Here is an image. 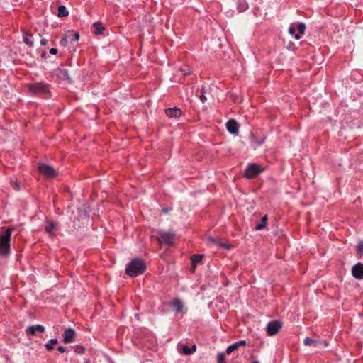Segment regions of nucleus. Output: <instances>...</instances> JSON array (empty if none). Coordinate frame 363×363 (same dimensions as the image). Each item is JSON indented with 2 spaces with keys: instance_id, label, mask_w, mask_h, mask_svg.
<instances>
[{
  "instance_id": "37998d69",
  "label": "nucleus",
  "mask_w": 363,
  "mask_h": 363,
  "mask_svg": "<svg viewBox=\"0 0 363 363\" xmlns=\"http://www.w3.org/2000/svg\"><path fill=\"white\" fill-rule=\"evenodd\" d=\"M252 363H259L258 361H253Z\"/></svg>"
},
{
  "instance_id": "4be33fe9",
  "label": "nucleus",
  "mask_w": 363,
  "mask_h": 363,
  "mask_svg": "<svg viewBox=\"0 0 363 363\" xmlns=\"http://www.w3.org/2000/svg\"><path fill=\"white\" fill-rule=\"evenodd\" d=\"M93 26L94 28L96 34H101L104 30V27L101 22L94 23Z\"/></svg>"
},
{
  "instance_id": "6ab92c4d",
  "label": "nucleus",
  "mask_w": 363,
  "mask_h": 363,
  "mask_svg": "<svg viewBox=\"0 0 363 363\" xmlns=\"http://www.w3.org/2000/svg\"><path fill=\"white\" fill-rule=\"evenodd\" d=\"M248 8V4L245 0H238L237 9L238 11L243 12L246 11Z\"/></svg>"
},
{
  "instance_id": "9d476101",
  "label": "nucleus",
  "mask_w": 363,
  "mask_h": 363,
  "mask_svg": "<svg viewBox=\"0 0 363 363\" xmlns=\"http://www.w3.org/2000/svg\"><path fill=\"white\" fill-rule=\"evenodd\" d=\"M76 333L72 328H67L63 334V342L65 344L70 343L74 340Z\"/></svg>"
},
{
  "instance_id": "4c0bfd02",
  "label": "nucleus",
  "mask_w": 363,
  "mask_h": 363,
  "mask_svg": "<svg viewBox=\"0 0 363 363\" xmlns=\"http://www.w3.org/2000/svg\"><path fill=\"white\" fill-rule=\"evenodd\" d=\"M47 43H48V41H47L46 39L43 38V39L40 40V44L42 45H47Z\"/></svg>"
},
{
  "instance_id": "c85d7f7f",
  "label": "nucleus",
  "mask_w": 363,
  "mask_h": 363,
  "mask_svg": "<svg viewBox=\"0 0 363 363\" xmlns=\"http://www.w3.org/2000/svg\"><path fill=\"white\" fill-rule=\"evenodd\" d=\"M182 352L186 355H189V354H191V351L190 348L186 345L182 346Z\"/></svg>"
},
{
  "instance_id": "0eeeda50",
  "label": "nucleus",
  "mask_w": 363,
  "mask_h": 363,
  "mask_svg": "<svg viewBox=\"0 0 363 363\" xmlns=\"http://www.w3.org/2000/svg\"><path fill=\"white\" fill-rule=\"evenodd\" d=\"M282 323L279 320H272L269 322L266 328L268 335L272 336L276 335L281 328Z\"/></svg>"
},
{
  "instance_id": "cd10ccee",
  "label": "nucleus",
  "mask_w": 363,
  "mask_h": 363,
  "mask_svg": "<svg viewBox=\"0 0 363 363\" xmlns=\"http://www.w3.org/2000/svg\"><path fill=\"white\" fill-rule=\"evenodd\" d=\"M238 347H237L235 343L232 344L231 345L228 346L226 350V353L228 354H230L232 352L237 350Z\"/></svg>"
},
{
  "instance_id": "ea45409f",
  "label": "nucleus",
  "mask_w": 363,
  "mask_h": 363,
  "mask_svg": "<svg viewBox=\"0 0 363 363\" xmlns=\"http://www.w3.org/2000/svg\"><path fill=\"white\" fill-rule=\"evenodd\" d=\"M46 55V52L45 51H43V52L41 53V57L43 58L45 57Z\"/></svg>"
},
{
  "instance_id": "39448f33",
  "label": "nucleus",
  "mask_w": 363,
  "mask_h": 363,
  "mask_svg": "<svg viewBox=\"0 0 363 363\" xmlns=\"http://www.w3.org/2000/svg\"><path fill=\"white\" fill-rule=\"evenodd\" d=\"M263 168L257 164L249 165L245 172V177L247 179H252L257 177L263 171Z\"/></svg>"
},
{
  "instance_id": "79ce46f5",
  "label": "nucleus",
  "mask_w": 363,
  "mask_h": 363,
  "mask_svg": "<svg viewBox=\"0 0 363 363\" xmlns=\"http://www.w3.org/2000/svg\"><path fill=\"white\" fill-rule=\"evenodd\" d=\"M15 189H18V184H15Z\"/></svg>"
},
{
  "instance_id": "a878e982",
  "label": "nucleus",
  "mask_w": 363,
  "mask_h": 363,
  "mask_svg": "<svg viewBox=\"0 0 363 363\" xmlns=\"http://www.w3.org/2000/svg\"><path fill=\"white\" fill-rule=\"evenodd\" d=\"M180 71H181V72H182V74L184 75H188L189 74H190L191 72V69L189 66L185 65V66L181 67Z\"/></svg>"
},
{
  "instance_id": "5701e85b",
  "label": "nucleus",
  "mask_w": 363,
  "mask_h": 363,
  "mask_svg": "<svg viewBox=\"0 0 363 363\" xmlns=\"http://www.w3.org/2000/svg\"><path fill=\"white\" fill-rule=\"evenodd\" d=\"M267 219H268L267 216V215L264 216L262 218L261 223H259L255 226V230H261L265 228Z\"/></svg>"
},
{
  "instance_id": "f03ea898",
  "label": "nucleus",
  "mask_w": 363,
  "mask_h": 363,
  "mask_svg": "<svg viewBox=\"0 0 363 363\" xmlns=\"http://www.w3.org/2000/svg\"><path fill=\"white\" fill-rule=\"evenodd\" d=\"M11 228H8L5 233L0 236V254L7 255L10 253V241L11 238Z\"/></svg>"
},
{
  "instance_id": "7ed1b4c3",
  "label": "nucleus",
  "mask_w": 363,
  "mask_h": 363,
  "mask_svg": "<svg viewBox=\"0 0 363 363\" xmlns=\"http://www.w3.org/2000/svg\"><path fill=\"white\" fill-rule=\"evenodd\" d=\"M27 86L28 91L33 94L43 95L48 94L50 91L49 84L42 82L29 84Z\"/></svg>"
},
{
  "instance_id": "b1692460",
  "label": "nucleus",
  "mask_w": 363,
  "mask_h": 363,
  "mask_svg": "<svg viewBox=\"0 0 363 363\" xmlns=\"http://www.w3.org/2000/svg\"><path fill=\"white\" fill-rule=\"evenodd\" d=\"M32 35L29 34L28 33H25L23 36V41L24 43L28 45L29 47L33 46V42L30 39V37H31Z\"/></svg>"
},
{
  "instance_id": "f3484780",
  "label": "nucleus",
  "mask_w": 363,
  "mask_h": 363,
  "mask_svg": "<svg viewBox=\"0 0 363 363\" xmlns=\"http://www.w3.org/2000/svg\"><path fill=\"white\" fill-rule=\"evenodd\" d=\"M171 306H173L177 312H181L183 310L184 306L182 301L179 299H175L171 303Z\"/></svg>"
},
{
  "instance_id": "bb28decb",
  "label": "nucleus",
  "mask_w": 363,
  "mask_h": 363,
  "mask_svg": "<svg viewBox=\"0 0 363 363\" xmlns=\"http://www.w3.org/2000/svg\"><path fill=\"white\" fill-rule=\"evenodd\" d=\"M79 39V34L77 32H73L71 38H69L70 43L77 42Z\"/></svg>"
},
{
  "instance_id": "a19ab883",
  "label": "nucleus",
  "mask_w": 363,
  "mask_h": 363,
  "mask_svg": "<svg viewBox=\"0 0 363 363\" xmlns=\"http://www.w3.org/2000/svg\"><path fill=\"white\" fill-rule=\"evenodd\" d=\"M162 211H163L164 213H167V211H167V209H164V208H163V209H162Z\"/></svg>"
},
{
  "instance_id": "20e7f679",
  "label": "nucleus",
  "mask_w": 363,
  "mask_h": 363,
  "mask_svg": "<svg viewBox=\"0 0 363 363\" xmlns=\"http://www.w3.org/2000/svg\"><path fill=\"white\" fill-rule=\"evenodd\" d=\"M157 234V240L159 242L166 245H172L173 243L175 238V234L173 232L159 230Z\"/></svg>"
},
{
  "instance_id": "9b49d317",
  "label": "nucleus",
  "mask_w": 363,
  "mask_h": 363,
  "mask_svg": "<svg viewBox=\"0 0 363 363\" xmlns=\"http://www.w3.org/2000/svg\"><path fill=\"white\" fill-rule=\"evenodd\" d=\"M352 274L357 279H363V264L357 263L352 269Z\"/></svg>"
},
{
  "instance_id": "e433bc0d",
  "label": "nucleus",
  "mask_w": 363,
  "mask_h": 363,
  "mask_svg": "<svg viewBox=\"0 0 363 363\" xmlns=\"http://www.w3.org/2000/svg\"><path fill=\"white\" fill-rule=\"evenodd\" d=\"M50 53L52 55H56L57 53V50L56 48H51L50 50Z\"/></svg>"
},
{
  "instance_id": "72a5a7b5",
  "label": "nucleus",
  "mask_w": 363,
  "mask_h": 363,
  "mask_svg": "<svg viewBox=\"0 0 363 363\" xmlns=\"http://www.w3.org/2000/svg\"><path fill=\"white\" fill-rule=\"evenodd\" d=\"M209 239H210L212 242H213L216 243L217 245H221V246H223V247H225V245L221 244L220 242H218V240H216V239H215V238H209Z\"/></svg>"
},
{
  "instance_id": "58836bf2",
  "label": "nucleus",
  "mask_w": 363,
  "mask_h": 363,
  "mask_svg": "<svg viewBox=\"0 0 363 363\" xmlns=\"http://www.w3.org/2000/svg\"><path fill=\"white\" fill-rule=\"evenodd\" d=\"M190 350H191V354H192L193 352H194L196 351V345H192V347L190 348Z\"/></svg>"
},
{
  "instance_id": "c9c22d12",
  "label": "nucleus",
  "mask_w": 363,
  "mask_h": 363,
  "mask_svg": "<svg viewBox=\"0 0 363 363\" xmlns=\"http://www.w3.org/2000/svg\"><path fill=\"white\" fill-rule=\"evenodd\" d=\"M83 350H84L83 347H80V346H77V347H76V348H75V351H76V352H77L78 353H82V352H83Z\"/></svg>"
},
{
  "instance_id": "423d86ee",
  "label": "nucleus",
  "mask_w": 363,
  "mask_h": 363,
  "mask_svg": "<svg viewBox=\"0 0 363 363\" xmlns=\"http://www.w3.org/2000/svg\"><path fill=\"white\" fill-rule=\"evenodd\" d=\"M38 169L48 179H52L57 175V172L54 168L45 164H39Z\"/></svg>"
},
{
  "instance_id": "f704fd0d",
  "label": "nucleus",
  "mask_w": 363,
  "mask_h": 363,
  "mask_svg": "<svg viewBox=\"0 0 363 363\" xmlns=\"http://www.w3.org/2000/svg\"><path fill=\"white\" fill-rule=\"evenodd\" d=\"M57 350L61 352V353H63L66 351V347H63V346H59L57 347Z\"/></svg>"
},
{
  "instance_id": "393cba45",
  "label": "nucleus",
  "mask_w": 363,
  "mask_h": 363,
  "mask_svg": "<svg viewBox=\"0 0 363 363\" xmlns=\"http://www.w3.org/2000/svg\"><path fill=\"white\" fill-rule=\"evenodd\" d=\"M203 255H194L192 256L191 257V261H192V263L193 264H196L200 262H201L202 259H203Z\"/></svg>"
},
{
  "instance_id": "a211bd4d",
  "label": "nucleus",
  "mask_w": 363,
  "mask_h": 363,
  "mask_svg": "<svg viewBox=\"0 0 363 363\" xmlns=\"http://www.w3.org/2000/svg\"><path fill=\"white\" fill-rule=\"evenodd\" d=\"M72 35V31L69 30L64 37L60 40V45L62 47H66L68 44L69 38H71V35Z\"/></svg>"
},
{
  "instance_id": "2eb2a0df",
  "label": "nucleus",
  "mask_w": 363,
  "mask_h": 363,
  "mask_svg": "<svg viewBox=\"0 0 363 363\" xmlns=\"http://www.w3.org/2000/svg\"><path fill=\"white\" fill-rule=\"evenodd\" d=\"M57 228V223L54 221H48L45 226V230L50 235H52Z\"/></svg>"
},
{
  "instance_id": "7c9ffc66",
  "label": "nucleus",
  "mask_w": 363,
  "mask_h": 363,
  "mask_svg": "<svg viewBox=\"0 0 363 363\" xmlns=\"http://www.w3.org/2000/svg\"><path fill=\"white\" fill-rule=\"evenodd\" d=\"M357 252L361 256H363V242H361L358 244L357 246Z\"/></svg>"
},
{
  "instance_id": "1a4fd4ad",
  "label": "nucleus",
  "mask_w": 363,
  "mask_h": 363,
  "mask_svg": "<svg viewBox=\"0 0 363 363\" xmlns=\"http://www.w3.org/2000/svg\"><path fill=\"white\" fill-rule=\"evenodd\" d=\"M303 342L306 346H313L316 348L325 347L327 346L326 342L313 340L308 337L304 339Z\"/></svg>"
},
{
  "instance_id": "aec40b11",
  "label": "nucleus",
  "mask_w": 363,
  "mask_h": 363,
  "mask_svg": "<svg viewBox=\"0 0 363 363\" xmlns=\"http://www.w3.org/2000/svg\"><path fill=\"white\" fill-rule=\"evenodd\" d=\"M58 13L57 16L59 17H66L69 15V11L65 6H60L57 9Z\"/></svg>"
},
{
  "instance_id": "412c9836",
  "label": "nucleus",
  "mask_w": 363,
  "mask_h": 363,
  "mask_svg": "<svg viewBox=\"0 0 363 363\" xmlns=\"http://www.w3.org/2000/svg\"><path fill=\"white\" fill-rule=\"evenodd\" d=\"M58 342V340L56 338H52L51 340H49L48 342H47L45 345V348L49 350V351H51L53 350L55 345H56Z\"/></svg>"
},
{
  "instance_id": "c756f323",
  "label": "nucleus",
  "mask_w": 363,
  "mask_h": 363,
  "mask_svg": "<svg viewBox=\"0 0 363 363\" xmlns=\"http://www.w3.org/2000/svg\"><path fill=\"white\" fill-rule=\"evenodd\" d=\"M218 363H226L225 362V355L223 353H219L218 354Z\"/></svg>"
},
{
  "instance_id": "4468645a",
  "label": "nucleus",
  "mask_w": 363,
  "mask_h": 363,
  "mask_svg": "<svg viewBox=\"0 0 363 363\" xmlns=\"http://www.w3.org/2000/svg\"><path fill=\"white\" fill-rule=\"evenodd\" d=\"M165 113L169 118H179L181 116L182 111L176 107L169 108L165 110Z\"/></svg>"
},
{
  "instance_id": "6e6552de",
  "label": "nucleus",
  "mask_w": 363,
  "mask_h": 363,
  "mask_svg": "<svg viewBox=\"0 0 363 363\" xmlns=\"http://www.w3.org/2000/svg\"><path fill=\"white\" fill-rule=\"evenodd\" d=\"M306 30V26L303 23H299L296 27L291 26L289 28V33L291 35H294L296 39H300Z\"/></svg>"
},
{
  "instance_id": "f257e3e1",
  "label": "nucleus",
  "mask_w": 363,
  "mask_h": 363,
  "mask_svg": "<svg viewBox=\"0 0 363 363\" xmlns=\"http://www.w3.org/2000/svg\"><path fill=\"white\" fill-rule=\"evenodd\" d=\"M145 269L146 265L144 261L140 259H135L127 265L125 272L130 277H135L143 274Z\"/></svg>"
},
{
  "instance_id": "f8f14e48",
  "label": "nucleus",
  "mask_w": 363,
  "mask_h": 363,
  "mask_svg": "<svg viewBox=\"0 0 363 363\" xmlns=\"http://www.w3.org/2000/svg\"><path fill=\"white\" fill-rule=\"evenodd\" d=\"M226 128L228 131L231 134L238 135L239 133L238 124L234 119H230L227 122Z\"/></svg>"
},
{
  "instance_id": "473e14b6",
  "label": "nucleus",
  "mask_w": 363,
  "mask_h": 363,
  "mask_svg": "<svg viewBox=\"0 0 363 363\" xmlns=\"http://www.w3.org/2000/svg\"><path fill=\"white\" fill-rule=\"evenodd\" d=\"M236 345L238 347H239L240 346H245L246 345V341L245 340H240V341H238L237 342H235Z\"/></svg>"
},
{
  "instance_id": "ddd939ff",
  "label": "nucleus",
  "mask_w": 363,
  "mask_h": 363,
  "mask_svg": "<svg viewBox=\"0 0 363 363\" xmlns=\"http://www.w3.org/2000/svg\"><path fill=\"white\" fill-rule=\"evenodd\" d=\"M45 331V327L41 325H31L27 328L26 332L27 334L35 335L37 333H43Z\"/></svg>"
},
{
  "instance_id": "dca6fc26",
  "label": "nucleus",
  "mask_w": 363,
  "mask_h": 363,
  "mask_svg": "<svg viewBox=\"0 0 363 363\" xmlns=\"http://www.w3.org/2000/svg\"><path fill=\"white\" fill-rule=\"evenodd\" d=\"M55 74L57 77L62 79H69V77L68 74V72L67 69H57L55 70Z\"/></svg>"
},
{
  "instance_id": "2f4dec72",
  "label": "nucleus",
  "mask_w": 363,
  "mask_h": 363,
  "mask_svg": "<svg viewBox=\"0 0 363 363\" xmlns=\"http://www.w3.org/2000/svg\"><path fill=\"white\" fill-rule=\"evenodd\" d=\"M201 91H202V94H201V96H199V98H200V100H201L203 103H204V102L207 100V99H206V96H205V95H204V94H203V93H204V88H203V87L202 88Z\"/></svg>"
}]
</instances>
